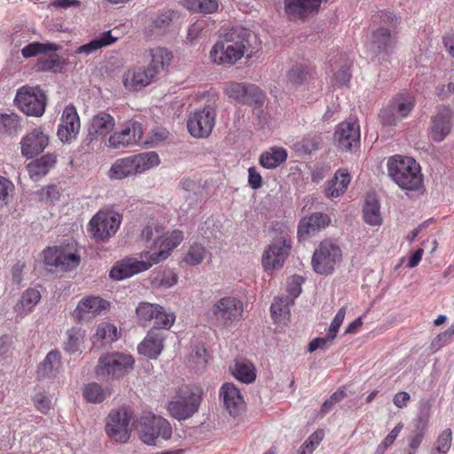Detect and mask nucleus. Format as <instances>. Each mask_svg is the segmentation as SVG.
<instances>
[{
  "mask_svg": "<svg viewBox=\"0 0 454 454\" xmlns=\"http://www.w3.org/2000/svg\"><path fill=\"white\" fill-rule=\"evenodd\" d=\"M61 355L58 350L50 351L37 369L39 378L55 377L61 367Z\"/></svg>",
  "mask_w": 454,
  "mask_h": 454,
  "instance_id": "nucleus-33",
  "label": "nucleus"
},
{
  "mask_svg": "<svg viewBox=\"0 0 454 454\" xmlns=\"http://www.w3.org/2000/svg\"><path fill=\"white\" fill-rule=\"evenodd\" d=\"M452 442V432L450 428L443 430L434 443L435 454H447Z\"/></svg>",
  "mask_w": 454,
  "mask_h": 454,
  "instance_id": "nucleus-51",
  "label": "nucleus"
},
{
  "mask_svg": "<svg viewBox=\"0 0 454 454\" xmlns=\"http://www.w3.org/2000/svg\"><path fill=\"white\" fill-rule=\"evenodd\" d=\"M293 304L289 301L288 297H278L274 299L273 303L270 306L271 316L273 319L277 321H281L282 318H285L290 313L289 307Z\"/></svg>",
  "mask_w": 454,
  "mask_h": 454,
  "instance_id": "nucleus-45",
  "label": "nucleus"
},
{
  "mask_svg": "<svg viewBox=\"0 0 454 454\" xmlns=\"http://www.w3.org/2000/svg\"><path fill=\"white\" fill-rule=\"evenodd\" d=\"M435 93L441 99H446L454 94V80L447 84H441L435 88Z\"/></svg>",
  "mask_w": 454,
  "mask_h": 454,
  "instance_id": "nucleus-64",
  "label": "nucleus"
},
{
  "mask_svg": "<svg viewBox=\"0 0 454 454\" xmlns=\"http://www.w3.org/2000/svg\"><path fill=\"white\" fill-rule=\"evenodd\" d=\"M383 219L380 213V203L377 200L371 198V226H380Z\"/></svg>",
  "mask_w": 454,
  "mask_h": 454,
  "instance_id": "nucleus-62",
  "label": "nucleus"
},
{
  "mask_svg": "<svg viewBox=\"0 0 454 454\" xmlns=\"http://www.w3.org/2000/svg\"><path fill=\"white\" fill-rule=\"evenodd\" d=\"M14 101L27 115L41 116L45 111L46 96L38 87L23 86L17 91Z\"/></svg>",
  "mask_w": 454,
  "mask_h": 454,
  "instance_id": "nucleus-12",
  "label": "nucleus"
},
{
  "mask_svg": "<svg viewBox=\"0 0 454 454\" xmlns=\"http://www.w3.org/2000/svg\"><path fill=\"white\" fill-rule=\"evenodd\" d=\"M301 282L302 278L300 276H294L291 282L287 286L288 298L291 302L294 303V300L297 298L301 292Z\"/></svg>",
  "mask_w": 454,
  "mask_h": 454,
  "instance_id": "nucleus-58",
  "label": "nucleus"
},
{
  "mask_svg": "<svg viewBox=\"0 0 454 454\" xmlns=\"http://www.w3.org/2000/svg\"><path fill=\"white\" fill-rule=\"evenodd\" d=\"M111 395V389L104 387L97 382H91L84 386L82 396L91 403H101Z\"/></svg>",
  "mask_w": 454,
  "mask_h": 454,
  "instance_id": "nucleus-36",
  "label": "nucleus"
},
{
  "mask_svg": "<svg viewBox=\"0 0 454 454\" xmlns=\"http://www.w3.org/2000/svg\"><path fill=\"white\" fill-rule=\"evenodd\" d=\"M338 148L342 152L353 151L360 145V129L356 121H343L334 133Z\"/></svg>",
  "mask_w": 454,
  "mask_h": 454,
  "instance_id": "nucleus-23",
  "label": "nucleus"
},
{
  "mask_svg": "<svg viewBox=\"0 0 454 454\" xmlns=\"http://www.w3.org/2000/svg\"><path fill=\"white\" fill-rule=\"evenodd\" d=\"M157 310L158 312L153 316L154 329H170L176 321V315L173 312L166 311L162 306H160V309Z\"/></svg>",
  "mask_w": 454,
  "mask_h": 454,
  "instance_id": "nucleus-48",
  "label": "nucleus"
},
{
  "mask_svg": "<svg viewBox=\"0 0 454 454\" xmlns=\"http://www.w3.org/2000/svg\"><path fill=\"white\" fill-rule=\"evenodd\" d=\"M160 157L156 152H145L117 159L107 172L110 180H122L141 175L159 166Z\"/></svg>",
  "mask_w": 454,
  "mask_h": 454,
  "instance_id": "nucleus-3",
  "label": "nucleus"
},
{
  "mask_svg": "<svg viewBox=\"0 0 454 454\" xmlns=\"http://www.w3.org/2000/svg\"><path fill=\"white\" fill-rule=\"evenodd\" d=\"M49 145V137L41 127L35 128L20 141L21 154L27 159H32L40 154Z\"/></svg>",
  "mask_w": 454,
  "mask_h": 454,
  "instance_id": "nucleus-25",
  "label": "nucleus"
},
{
  "mask_svg": "<svg viewBox=\"0 0 454 454\" xmlns=\"http://www.w3.org/2000/svg\"><path fill=\"white\" fill-rule=\"evenodd\" d=\"M115 126L114 118L107 113L100 112L96 114L90 122L89 137L90 139H105L106 136L114 130Z\"/></svg>",
  "mask_w": 454,
  "mask_h": 454,
  "instance_id": "nucleus-29",
  "label": "nucleus"
},
{
  "mask_svg": "<svg viewBox=\"0 0 454 454\" xmlns=\"http://www.w3.org/2000/svg\"><path fill=\"white\" fill-rule=\"evenodd\" d=\"M132 356L121 352H109L98 358L95 372L106 380H119L128 374L134 366Z\"/></svg>",
  "mask_w": 454,
  "mask_h": 454,
  "instance_id": "nucleus-7",
  "label": "nucleus"
},
{
  "mask_svg": "<svg viewBox=\"0 0 454 454\" xmlns=\"http://www.w3.org/2000/svg\"><path fill=\"white\" fill-rule=\"evenodd\" d=\"M415 106V97L408 91L395 95L387 106L381 109L379 117L384 125L394 126L406 118Z\"/></svg>",
  "mask_w": 454,
  "mask_h": 454,
  "instance_id": "nucleus-8",
  "label": "nucleus"
},
{
  "mask_svg": "<svg viewBox=\"0 0 454 454\" xmlns=\"http://www.w3.org/2000/svg\"><path fill=\"white\" fill-rule=\"evenodd\" d=\"M34 403L35 408L43 414H46L51 410V400L43 393H38L34 396Z\"/></svg>",
  "mask_w": 454,
  "mask_h": 454,
  "instance_id": "nucleus-60",
  "label": "nucleus"
},
{
  "mask_svg": "<svg viewBox=\"0 0 454 454\" xmlns=\"http://www.w3.org/2000/svg\"><path fill=\"white\" fill-rule=\"evenodd\" d=\"M164 339L165 337L163 333L156 330L149 331L143 341L137 347L139 354L151 359H156L163 349Z\"/></svg>",
  "mask_w": 454,
  "mask_h": 454,
  "instance_id": "nucleus-30",
  "label": "nucleus"
},
{
  "mask_svg": "<svg viewBox=\"0 0 454 454\" xmlns=\"http://www.w3.org/2000/svg\"><path fill=\"white\" fill-rule=\"evenodd\" d=\"M20 128V118L17 114H0V133L13 134Z\"/></svg>",
  "mask_w": 454,
  "mask_h": 454,
  "instance_id": "nucleus-50",
  "label": "nucleus"
},
{
  "mask_svg": "<svg viewBox=\"0 0 454 454\" xmlns=\"http://www.w3.org/2000/svg\"><path fill=\"white\" fill-rule=\"evenodd\" d=\"M232 374L238 380L247 384L254 381L256 377L254 364L246 359H240L235 362Z\"/></svg>",
  "mask_w": 454,
  "mask_h": 454,
  "instance_id": "nucleus-38",
  "label": "nucleus"
},
{
  "mask_svg": "<svg viewBox=\"0 0 454 454\" xmlns=\"http://www.w3.org/2000/svg\"><path fill=\"white\" fill-rule=\"evenodd\" d=\"M431 404L429 402H422L419 405V411L415 419L414 433L425 434L427 429L428 421L430 419Z\"/></svg>",
  "mask_w": 454,
  "mask_h": 454,
  "instance_id": "nucleus-44",
  "label": "nucleus"
},
{
  "mask_svg": "<svg viewBox=\"0 0 454 454\" xmlns=\"http://www.w3.org/2000/svg\"><path fill=\"white\" fill-rule=\"evenodd\" d=\"M174 12L166 11L160 13L154 20V27L159 30L167 29L173 20Z\"/></svg>",
  "mask_w": 454,
  "mask_h": 454,
  "instance_id": "nucleus-59",
  "label": "nucleus"
},
{
  "mask_svg": "<svg viewBox=\"0 0 454 454\" xmlns=\"http://www.w3.org/2000/svg\"><path fill=\"white\" fill-rule=\"evenodd\" d=\"M41 299V294L35 288L27 289L21 295L20 304L27 311H31Z\"/></svg>",
  "mask_w": 454,
  "mask_h": 454,
  "instance_id": "nucleus-52",
  "label": "nucleus"
},
{
  "mask_svg": "<svg viewBox=\"0 0 454 454\" xmlns=\"http://www.w3.org/2000/svg\"><path fill=\"white\" fill-rule=\"evenodd\" d=\"M286 159L287 152L285 148L272 146L260 155L259 163L265 168L272 169L284 163Z\"/></svg>",
  "mask_w": 454,
  "mask_h": 454,
  "instance_id": "nucleus-34",
  "label": "nucleus"
},
{
  "mask_svg": "<svg viewBox=\"0 0 454 454\" xmlns=\"http://www.w3.org/2000/svg\"><path fill=\"white\" fill-rule=\"evenodd\" d=\"M403 427V424L402 422L398 423L378 446L376 454H383L386 450L394 443Z\"/></svg>",
  "mask_w": 454,
  "mask_h": 454,
  "instance_id": "nucleus-54",
  "label": "nucleus"
},
{
  "mask_svg": "<svg viewBox=\"0 0 454 454\" xmlns=\"http://www.w3.org/2000/svg\"><path fill=\"white\" fill-rule=\"evenodd\" d=\"M374 17L379 20L380 27L372 33L371 51L387 53L396 44V28L400 25L401 19L388 11H381L378 16ZM373 22L377 23V20H374Z\"/></svg>",
  "mask_w": 454,
  "mask_h": 454,
  "instance_id": "nucleus-4",
  "label": "nucleus"
},
{
  "mask_svg": "<svg viewBox=\"0 0 454 454\" xmlns=\"http://www.w3.org/2000/svg\"><path fill=\"white\" fill-rule=\"evenodd\" d=\"M57 156L54 153H47L32 160L27 165L30 178L34 181L41 179L55 166Z\"/></svg>",
  "mask_w": 454,
  "mask_h": 454,
  "instance_id": "nucleus-31",
  "label": "nucleus"
},
{
  "mask_svg": "<svg viewBox=\"0 0 454 454\" xmlns=\"http://www.w3.org/2000/svg\"><path fill=\"white\" fill-rule=\"evenodd\" d=\"M454 119L453 111L447 106H440L436 114L432 117V125L430 137L434 142H442L450 133L452 121Z\"/></svg>",
  "mask_w": 454,
  "mask_h": 454,
  "instance_id": "nucleus-24",
  "label": "nucleus"
},
{
  "mask_svg": "<svg viewBox=\"0 0 454 454\" xmlns=\"http://www.w3.org/2000/svg\"><path fill=\"white\" fill-rule=\"evenodd\" d=\"M309 76L307 67L297 65L292 67L287 73V78L293 84H301Z\"/></svg>",
  "mask_w": 454,
  "mask_h": 454,
  "instance_id": "nucleus-53",
  "label": "nucleus"
},
{
  "mask_svg": "<svg viewBox=\"0 0 454 454\" xmlns=\"http://www.w3.org/2000/svg\"><path fill=\"white\" fill-rule=\"evenodd\" d=\"M325 437L323 429L316 430L309 437L301 444L297 454H313L314 450L318 447Z\"/></svg>",
  "mask_w": 454,
  "mask_h": 454,
  "instance_id": "nucleus-47",
  "label": "nucleus"
},
{
  "mask_svg": "<svg viewBox=\"0 0 454 454\" xmlns=\"http://www.w3.org/2000/svg\"><path fill=\"white\" fill-rule=\"evenodd\" d=\"M172 427L169 422L160 416L148 413L141 418V440L148 445H155L156 440L170 439Z\"/></svg>",
  "mask_w": 454,
  "mask_h": 454,
  "instance_id": "nucleus-13",
  "label": "nucleus"
},
{
  "mask_svg": "<svg viewBox=\"0 0 454 454\" xmlns=\"http://www.w3.org/2000/svg\"><path fill=\"white\" fill-rule=\"evenodd\" d=\"M67 340L65 342V350L69 354L81 352L84 333L80 328L73 327L67 331Z\"/></svg>",
  "mask_w": 454,
  "mask_h": 454,
  "instance_id": "nucleus-43",
  "label": "nucleus"
},
{
  "mask_svg": "<svg viewBox=\"0 0 454 454\" xmlns=\"http://www.w3.org/2000/svg\"><path fill=\"white\" fill-rule=\"evenodd\" d=\"M14 190L13 184L7 178L0 176V207L7 205L10 195Z\"/></svg>",
  "mask_w": 454,
  "mask_h": 454,
  "instance_id": "nucleus-55",
  "label": "nucleus"
},
{
  "mask_svg": "<svg viewBox=\"0 0 454 454\" xmlns=\"http://www.w3.org/2000/svg\"><path fill=\"white\" fill-rule=\"evenodd\" d=\"M292 247L290 239L280 237L274 239L264 251L262 265L265 271L281 269L289 255Z\"/></svg>",
  "mask_w": 454,
  "mask_h": 454,
  "instance_id": "nucleus-17",
  "label": "nucleus"
},
{
  "mask_svg": "<svg viewBox=\"0 0 454 454\" xmlns=\"http://www.w3.org/2000/svg\"><path fill=\"white\" fill-rule=\"evenodd\" d=\"M80 130V118L74 106L65 107L60 123L58 128V136L62 142H70L74 139Z\"/></svg>",
  "mask_w": 454,
  "mask_h": 454,
  "instance_id": "nucleus-26",
  "label": "nucleus"
},
{
  "mask_svg": "<svg viewBox=\"0 0 454 454\" xmlns=\"http://www.w3.org/2000/svg\"><path fill=\"white\" fill-rule=\"evenodd\" d=\"M244 304L235 296H223L215 301L208 315L212 323L221 328H229L243 317Z\"/></svg>",
  "mask_w": 454,
  "mask_h": 454,
  "instance_id": "nucleus-6",
  "label": "nucleus"
},
{
  "mask_svg": "<svg viewBox=\"0 0 454 454\" xmlns=\"http://www.w3.org/2000/svg\"><path fill=\"white\" fill-rule=\"evenodd\" d=\"M201 402V390L199 387L182 385L167 404L169 414L177 420L191 418L199 410Z\"/></svg>",
  "mask_w": 454,
  "mask_h": 454,
  "instance_id": "nucleus-5",
  "label": "nucleus"
},
{
  "mask_svg": "<svg viewBox=\"0 0 454 454\" xmlns=\"http://www.w3.org/2000/svg\"><path fill=\"white\" fill-rule=\"evenodd\" d=\"M387 171L392 180L406 195H423L426 189L420 165L412 158L395 155L387 160Z\"/></svg>",
  "mask_w": 454,
  "mask_h": 454,
  "instance_id": "nucleus-2",
  "label": "nucleus"
},
{
  "mask_svg": "<svg viewBox=\"0 0 454 454\" xmlns=\"http://www.w3.org/2000/svg\"><path fill=\"white\" fill-rule=\"evenodd\" d=\"M350 79V73L348 68L341 67L333 74L332 83L333 86L342 87L348 84Z\"/></svg>",
  "mask_w": 454,
  "mask_h": 454,
  "instance_id": "nucleus-61",
  "label": "nucleus"
},
{
  "mask_svg": "<svg viewBox=\"0 0 454 454\" xmlns=\"http://www.w3.org/2000/svg\"><path fill=\"white\" fill-rule=\"evenodd\" d=\"M219 398L224 409L233 418L240 416L246 411L244 396L233 383L227 382L221 387Z\"/></svg>",
  "mask_w": 454,
  "mask_h": 454,
  "instance_id": "nucleus-22",
  "label": "nucleus"
},
{
  "mask_svg": "<svg viewBox=\"0 0 454 454\" xmlns=\"http://www.w3.org/2000/svg\"><path fill=\"white\" fill-rule=\"evenodd\" d=\"M216 111L211 106H205L192 113L187 121V129L195 138H207L215 124Z\"/></svg>",
  "mask_w": 454,
  "mask_h": 454,
  "instance_id": "nucleus-14",
  "label": "nucleus"
},
{
  "mask_svg": "<svg viewBox=\"0 0 454 454\" xmlns=\"http://www.w3.org/2000/svg\"><path fill=\"white\" fill-rule=\"evenodd\" d=\"M147 144L148 141L144 137L143 125L136 121L128 122L124 128L112 133L106 143V146L112 149H122Z\"/></svg>",
  "mask_w": 454,
  "mask_h": 454,
  "instance_id": "nucleus-11",
  "label": "nucleus"
},
{
  "mask_svg": "<svg viewBox=\"0 0 454 454\" xmlns=\"http://www.w3.org/2000/svg\"><path fill=\"white\" fill-rule=\"evenodd\" d=\"M160 309V305L147 301H141L136 308V317L141 325H147L153 320V316Z\"/></svg>",
  "mask_w": 454,
  "mask_h": 454,
  "instance_id": "nucleus-41",
  "label": "nucleus"
},
{
  "mask_svg": "<svg viewBox=\"0 0 454 454\" xmlns=\"http://www.w3.org/2000/svg\"><path fill=\"white\" fill-rule=\"evenodd\" d=\"M148 255L149 252L145 251L141 254V260L125 258L116 262L110 271V278L114 280H122L148 270L153 265Z\"/></svg>",
  "mask_w": 454,
  "mask_h": 454,
  "instance_id": "nucleus-19",
  "label": "nucleus"
},
{
  "mask_svg": "<svg viewBox=\"0 0 454 454\" xmlns=\"http://www.w3.org/2000/svg\"><path fill=\"white\" fill-rule=\"evenodd\" d=\"M116 40H117V38L114 37L111 35L110 31L104 32L98 38L90 41L88 43H85V44L80 46L76 50V53H79V54L83 53L85 55H89L103 47L113 44L114 43L116 42Z\"/></svg>",
  "mask_w": 454,
  "mask_h": 454,
  "instance_id": "nucleus-39",
  "label": "nucleus"
},
{
  "mask_svg": "<svg viewBox=\"0 0 454 454\" xmlns=\"http://www.w3.org/2000/svg\"><path fill=\"white\" fill-rule=\"evenodd\" d=\"M185 6L192 12L213 13L218 8L216 0H185Z\"/></svg>",
  "mask_w": 454,
  "mask_h": 454,
  "instance_id": "nucleus-46",
  "label": "nucleus"
},
{
  "mask_svg": "<svg viewBox=\"0 0 454 454\" xmlns=\"http://www.w3.org/2000/svg\"><path fill=\"white\" fill-rule=\"evenodd\" d=\"M64 63V60L59 54L51 53L39 58L35 68L37 71L58 73L62 69Z\"/></svg>",
  "mask_w": 454,
  "mask_h": 454,
  "instance_id": "nucleus-40",
  "label": "nucleus"
},
{
  "mask_svg": "<svg viewBox=\"0 0 454 454\" xmlns=\"http://www.w3.org/2000/svg\"><path fill=\"white\" fill-rule=\"evenodd\" d=\"M132 411L125 407L112 411L108 415L106 433L115 442H126L129 439V423Z\"/></svg>",
  "mask_w": 454,
  "mask_h": 454,
  "instance_id": "nucleus-18",
  "label": "nucleus"
},
{
  "mask_svg": "<svg viewBox=\"0 0 454 454\" xmlns=\"http://www.w3.org/2000/svg\"><path fill=\"white\" fill-rule=\"evenodd\" d=\"M117 327L110 322L100 323L93 335V343L101 341V345L110 344L118 339Z\"/></svg>",
  "mask_w": 454,
  "mask_h": 454,
  "instance_id": "nucleus-37",
  "label": "nucleus"
},
{
  "mask_svg": "<svg viewBox=\"0 0 454 454\" xmlns=\"http://www.w3.org/2000/svg\"><path fill=\"white\" fill-rule=\"evenodd\" d=\"M248 184L250 187L254 190H257L262 187V176L254 167H251L248 168Z\"/></svg>",
  "mask_w": 454,
  "mask_h": 454,
  "instance_id": "nucleus-63",
  "label": "nucleus"
},
{
  "mask_svg": "<svg viewBox=\"0 0 454 454\" xmlns=\"http://www.w3.org/2000/svg\"><path fill=\"white\" fill-rule=\"evenodd\" d=\"M345 315H346V308L342 307L338 310L337 314L335 315V317H333V319L331 323L329 331L327 333L329 334V338L335 339L337 333L339 332V329H340L341 324L343 323Z\"/></svg>",
  "mask_w": 454,
  "mask_h": 454,
  "instance_id": "nucleus-57",
  "label": "nucleus"
},
{
  "mask_svg": "<svg viewBox=\"0 0 454 454\" xmlns=\"http://www.w3.org/2000/svg\"><path fill=\"white\" fill-rule=\"evenodd\" d=\"M351 176L346 168H339L333 177L327 182L325 195L327 198H338L348 189Z\"/></svg>",
  "mask_w": 454,
  "mask_h": 454,
  "instance_id": "nucleus-32",
  "label": "nucleus"
},
{
  "mask_svg": "<svg viewBox=\"0 0 454 454\" xmlns=\"http://www.w3.org/2000/svg\"><path fill=\"white\" fill-rule=\"evenodd\" d=\"M59 47L52 43H39L34 42L26 45L21 50V54L25 59H29L35 56H37L41 53H46L49 51L54 52L57 51Z\"/></svg>",
  "mask_w": 454,
  "mask_h": 454,
  "instance_id": "nucleus-42",
  "label": "nucleus"
},
{
  "mask_svg": "<svg viewBox=\"0 0 454 454\" xmlns=\"http://www.w3.org/2000/svg\"><path fill=\"white\" fill-rule=\"evenodd\" d=\"M151 61L146 66L148 69H152L155 72L157 77L160 71L166 67L169 66L173 59L172 53L165 48H156L150 51Z\"/></svg>",
  "mask_w": 454,
  "mask_h": 454,
  "instance_id": "nucleus-35",
  "label": "nucleus"
},
{
  "mask_svg": "<svg viewBox=\"0 0 454 454\" xmlns=\"http://www.w3.org/2000/svg\"><path fill=\"white\" fill-rule=\"evenodd\" d=\"M207 254V250L202 245L193 244L184 257V261L192 266L201 263Z\"/></svg>",
  "mask_w": 454,
  "mask_h": 454,
  "instance_id": "nucleus-49",
  "label": "nucleus"
},
{
  "mask_svg": "<svg viewBox=\"0 0 454 454\" xmlns=\"http://www.w3.org/2000/svg\"><path fill=\"white\" fill-rule=\"evenodd\" d=\"M334 338H329V334L327 333L325 337H317L313 339L308 346V351L312 353L317 349L326 350L331 346Z\"/></svg>",
  "mask_w": 454,
  "mask_h": 454,
  "instance_id": "nucleus-56",
  "label": "nucleus"
},
{
  "mask_svg": "<svg viewBox=\"0 0 454 454\" xmlns=\"http://www.w3.org/2000/svg\"><path fill=\"white\" fill-rule=\"evenodd\" d=\"M155 72L147 67L133 66L122 74V84L129 92L141 91L156 80Z\"/></svg>",
  "mask_w": 454,
  "mask_h": 454,
  "instance_id": "nucleus-20",
  "label": "nucleus"
},
{
  "mask_svg": "<svg viewBox=\"0 0 454 454\" xmlns=\"http://www.w3.org/2000/svg\"><path fill=\"white\" fill-rule=\"evenodd\" d=\"M44 262L50 266L69 271L75 269L81 262L77 250L72 245L48 247L43 251Z\"/></svg>",
  "mask_w": 454,
  "mask_h": 454,
  "instance_id": "nucleus-16",
  "label": "nucleus"
},
{
  "mask_svg": "<svg viewBox=\"0 0 454 454\" xmlns=\"http://www.w3.org/2000/svg\"><path fill=\"white\" fill-rule=\"evenodd\" d=\"M330 223V216L322 212L313 213L307 217L301 218L299 222L297 231L299 239H307L316 235L320 231L326 228Z\"/></svg>",
  "mask_w": 454,
  "mask_h": 454,
  "instance_id": "nucleus-27",
  "label": "nucleus"
},
{
  "mask_svg": "<svg viewBox=\"0 0 454 454\" xmlns=\"http://www.w3.org/2000/svg\"><path fill=\"white\" fill-rule=\"evenodd\" d=\"M184 233L182 231L174 230L171 232H168L160 236L156 239L152 247L151 250L158 248L157 252H149V259L153 264L159 263L168 257L171 252L177 247L184 240Z\"/></svg>",
  "mask_w": 454,
  "mask_h": 454,
  "instance_id": "nucleus-21",
  "label": "nucleus"
},
{
  "mask_svg": "<svg viewBox=\"0 0 454 454\" xmlns=\"http://www.w3.org/2000/svg\"><path fill=\"white\" fill-rule=\"evenodd\" d=\"M110 302L99 296L90 295L82 299L74 311V317L81 321L87 316H96L102 311L108 310Z\"/></svg>",
  "mask_w": 454,
  "mask_h": 454,
  "instance_id": "nucleus-28",
  "label": "nucleus"
},
{
  "mask_svg": "<svg viewBox=\"0 0 454 454\" xmlns=\"http://www.w3.org/2000/svg\"><path fill=\"white\" fill-rule=\"evenodd\" d=\"M121 223L120 215L114 211H98L90 221L88 231L96 240H106L113 236Z\"/></svg>",
  "mask_w": 454,
  "mask_h": 454,
  "instance_id": "nucleus-15",
  "label": "nucleus"
},
{
  "mask_svg": "<svg viewBox=\"0 0 454 454\" xmlns=\"http://www.w3.org/2000/svg\"><path fill=\"white\" fill-rule=\"evenodd\" d=\"M223 93L231 103L249 105L262 108L265 102V95L257 86L230 81L224 84Z\"/></svg>",
  "mask_w": 454,
  "mask_h": 454,
  "instance_id": "nucleus-9",
  "label": "nucleus"
},
{
  "mask_svg": "<svg viewBox=\"0 0 454 454\" xmlns=\"http://www.w3.org/2000/svg\"><path fill=\"white\" fill-rule=\"evenodd\" d=\"M341 258L340 247L330 239H325L315 249L311 260L312 268L316 273L327 276L333 272Z\"/></svg>",
  "mask_w": 454,
  "mask_h": 454,
  "instance_id": "nucleus-10",
  "label": "nucleus"
},
{
  "mask_svg": "<svg viewBox=\"0 0 454 454\" xmlns=\"http://www.w3.org/2000/svg\"><path fill=\"white\" fill-rule=\"evenodd\" d=\"M250 32L242 27H234L223 33L214 43L209 59L216 66L232 67L242 58H253L254 52L249 42Z\"/></svg>",
  "mask_w": 454,
  "mask_h": 454,
  "instance_id": "nucleus-1",
  "label": "nucleus"
}]
</instances>
